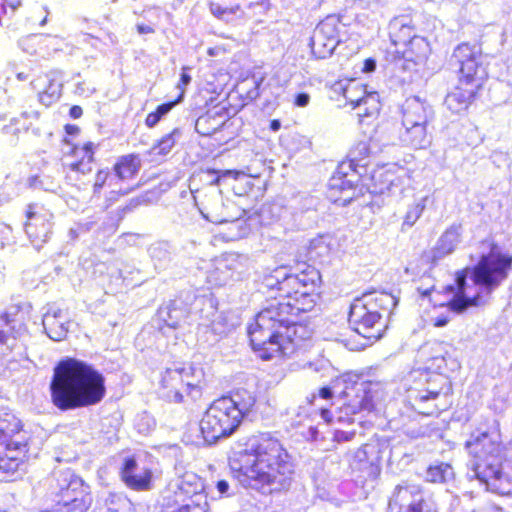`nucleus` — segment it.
<instances>
[{
    "label": "nucleus",
    "mask_w": 512,
    "mask_h": 512,
    "mask_svg": "<svg viewBox=\"0 0 512 512\" xmlns=\"http://www.w3.org/2000/svg\"><path fill=\"white\" fill-rule=\"evenodd\" d=\"M29 433L12 412H0V475L11 476L27 451Z\"/></svg>",
    "instance_id": "obj_9"
},
{
    "label": "nucleus",
    "mask_w": 512,
    "mask_h": 512,
    "mask_svg": "<svg viewBox=\"0 0 512 512\" xmlns=\"http://www.w3.org/2000/svg\"><path fill=\"white\" fill-rule=\"evenodd\" d=\"M82 113H83V111L80 106L75 105V106H72L70 109V116L74 119L81 117Z\"/></svg>",
    "instance_id": "obj_60"
},
{
    "label": "nucleus",
    "mask_w": 512,
    "mask_h": 512,
    "mask_svg": "<svg viewBox=\"0 0 512 512\" xmlns=\"http://www.w3.org/2000/svg\"><path fill=\"white\" fill-rule=\"evenodd\" d=\"M15 320L10 318L8 313L0 315V345H6L8 349H12L15 345L16 332ZM0 353H3L1 350Z\"/></svg>",
    "instance_id": "obj_36"
},
{
    "label": "nucleus",
    "mask_w": 512,
    "mask_h": 512,
    "mask_svg": "<svg viewBox=\"0 0 512 512\" xmlns=\"http://www.w3.org/2000/svg\"><path fill=\"white\" fill-rule=\"evenodd\" d=\"M121 478L131 489L143 491L150 489L152 472L148 468H139L134 458H126L121 469Z\"/></svg>",
    "instance_id": "obj_20"
},
{
    "label": "nucleus",
    "mask_w": 512,
    "mask_h": 512,
    "mask_svg": "<svg viewBox=\"0 0 512 512\" xmlns=\"http://www.w3.org/2000/svg\"><path fill=\"white\" fill-rule=\"evenodd\" d=\"M399 139L404 146L414 149H426L432 142V131L430 128H402Z\"/></svg>",
    "instance_id": "obj_26"
},
{
    "label": "nucleus",
    "mask_w": 512,
    "mask_h": 512,
    "mask_svg": "<svg viewBox=\"0 0 512 512\" xmlns=\"http://www.w3.org/2000/svg\"><path fill=\"white\" fill-rule=\"evenodd\" d=\"M404 46L403 59L414 65L424 63L430 53L429 43L421 36H413Z\"/></svg>",
    "instance_id": "obj_27"
},
{
    "label": "nucleus",
    "mask_w": 512,
    "mask_h": 512,
    "mask_svg": "<svg viewBox=\"0 0 512 512\" xmlns=\"http://www.w3.org/2000/svg\"><path fill=\"white\" fill-rule=\"evenodd\" d=\"M366 92V86L361 85L359 83H350L345 89H344V98L352 105V107L358 108L362 96Z\"/></svg>",
    "instance_id": "obj_42"
},
{
    "label": "nucleus",
    "mask_w": 512,
    "mask_h": 512,
    "mask_svg": "<svg viewBox=\"0 0 512 512\" xmlns=\"http://www.w3.org/2000/svg\"><path fill=\"white\" fill-rule=\"evenodd\" d=\"M210 12L218 19H220L223 16V11L226 7H223L222 5L218 3H210Z\"/></svg>",
    "instance_id": "obj_54"
},
{
    "label": "nucleus",
    "mask_w": 512,
    "mask_h": 512,
    "mask_svg": "<svg viewBox=\"0 0 512 512\" xmlns=\"http://www.w3.org/2000/svg\"><path fill=\"white\" fill-rule=\"evenodd\" d=\"M305 436L311 441H317L319 438V430L317 427L310 426Z\"/></svg>",
    "instance_id": "obj_57"
},
{
    "label": "nucleus",
    "mask_w": 512,
    "mask_h": 512,
    "mask_svg": "<svg viewBox=\"0 0 512 512\" xmlns=\"http://www.w3.org/2000/svg\"><path fill=\"white\" fill-rule=\"evenodd\" d=\"M511 268L512 256L494 251L482 255L471 270L473 286L467 285L469 268L457 272L455 286H447V292L452 294L447 306L460 314L471 306L485 304L491 293L508 277Z\"/></svg>",
    "instance_id": "obj_3"
},
{
    "label": "nucleus",
    "mask_w": 512,
    "mask_h": 512,
    "mask_svg": "<svg viewBox=\"0 0 512 512\" xmlns=\"http://www.w3.org/2000/svg\"><path fill=\"white\" fill-rule=\"evenodd\" d=\"M296 312L290 303L273 299L256 315L255 322L248 328L253 350L263 359V351L281 337L286 325L292 323Z\"/></svg>",
    "instance_id": "obj_8"
},
{
    "label": "nucleus",
    "mask_w": 512,
    "mask_h": 512,
    "mask_svg": "<svg viewBox=\"0 0 512 512\" xmlns=\"http://www.w3.org/2000/svg\"><path fill=\"white\" fill-rule=\"evenodd\" d=\"M466 448L473 457L468 476L479 480L486 490L506 494L508 477L502 472L503 446L496 430L474 432L466 441Z\"/></svg>",
    "instance_id": "obj_5"
},
{
    "label": "nucleus",
    "mask_w": 512,
    "mask_h": 512,
    "mask_svg": "<svg viewBox=\"0 0 512 512\" xmlns=\"http://www.w3.org/2000/svg\"><path fill=\"white\" fill-rule=\"evenodd\" d=\"M310 95L307 93H299L295 97V105L298 107H306L309 104Z\"/></svg>",
    "instance_id": "obj_51"
},
{
    "label": "nucleus",
    "mask_w": 512,
    "mask_h": 512,
    "mask_svg": "<svg viewBox=\"0 0 512 512\" xmlns=\"http://www.w3.org/2000/svg\"><path fill=\"white\" fill-rule=\"evenodd\" d=\"M174 103H164L157 107V109L154 111L155 114L159 116L161 119L164 115H166L173 107Z\"/></svg>",
    "instance_id": "obj_52"
},
{
    "label": "nucleus",
    "mask_w": 512,
    "mask_h": 512,
    "mask_svg": "<svg viewBox=\"0 0 512 512\" xmlns=\"http://www.w3.org/2000/svg\"><path fill=\"white\" fill-rule=\"evenodd\" d=\"M295 318L292 317V323L286 325L281 337H277L274 343H270L268 349L262 352L263 360L288 356L299 347L301 341L311 337L312 331L307 326L297 323Z\"/></svg>",
    "instance_id": "obj_14"
},
{
    "label": "nucleus",
    "mask_w": 512,
    "mask_h": 512,
    "mask_svg": "<svg viewBox=\"0 0 512 512\" xmlns=\"http://www.w3.org/2000/svg\"><path fill=\"white\" fill-rule=\"evenodd\" d=\"M432 107L417 96L407 98L402 105L401 121L432 122Z\"/></svg>",
    "instance_id": "obj_23"
},
{
    "label": "nucleus",
    "mask_w": 512,
    "mask_h": 512,
    "mask_svg": "<svg viewBox=\"0 0 512 512\" xmlns=\"http://www.w3.org/2000/svg\"><path fill=\"white\" fill-rule=\"evenodd\" d=\"M157 316L166 327L176 329L189 319V309L182 299H174L162 305Z\"/></svg>",
    "instance_id": "obj_22"
},
{
    "label": "nucleus",
    "mask_w": 512,
    "mask_h": 512,
    "mask_svg": "<svg viewBox=\"0 0 512 512\" xmlns=\"http://www.w3.org/2000/svg\"><path fill=\"white\" fill-rule=\"evenodd\" d=\"M255 403L253 393L245 389L214 400L199 422L201 436L196 444L212 445L221 438L231 436L244 417L252 411Z\"/></svg>",
    "instance_id": "obj_4"
},
{
    "label": "nucleus",
    "mask_w": 512,
    "mask_h": 512,
    "mask_svg": "<svg viewBox=\"0 0 512 512\" xmlns=\"http://www.w3.org/2000/svg\"><path fill=\"white\" fill-rule=\"evenodd\" d=\"M93 149L94 144L92 142L86 143L80 150L83 153V157L80 161L69 164L71 171L87 174L92 171L93 162Z\"/></svg>",
    "instance_id": "obj_39"
},
{
    "label": "nucleus",
    "mask_w": 512,
    "mask_h": 512,
    "mask_svg": "<svg viewBox=\"0 0 512 512\" xmlns=\"http://www.w3.org/2000/svg\"><path fill=\"white\" fill-rule=\"evenodd\" d=\"M481 53L477 45L459 44L451 57V62L459 67V81L482 83L486 76L485 68L480 64Z\"/></svg>",
    "instance_id": "obj_11"
},
{
    "label": "nucleus",
    "mask_w": 512,
    "mask_h": 512,
    "mask_svg": "<svg viewBox=\"0 0 512 512\" xmlns=\"http://www.w3.org/2000/svg\"><path fill=\"white\" fill-rule=\"evenodd\" d=\"M207 174L211 177L210 184L216 185L219 183L221 177L232 176V175L236 174V172L232 171V170H225V171H220V172L215 171V170H208Z\"/></svg>",
    "instance_id": "obj_46"
},
{
    "label": "nucleus",
    "mask_w": 512,
    "mask_h": 512,
    "mask_svg": "<svg viewBox=\"0 0 512 512\" xmlns=\"http://www.w3.org/2000/svg\"><path fill=\"white\" fill-rule=\"evenodd\" d=\"M43 327L48 337L54 341L66 338L69 331V318L66 313L55 306L50 307L43 316Z\"/></svg>",
    "instance_id": "obj_21"
},
{
    "label": "nucleus",
    "mask_w": 512,
    "mask_h": 512,
    "mask_svg": "<svg viewBox=\"0 0 512 512\" xmlns=\"http://www.w3.org/2000/svg\"><path fill=\"white\" fill-rule=\"evenodd\" d=\"M376 69V61L372 58H368L364 61L363 72L371 73Z\"/></svg>",
    "instance_id": "obj_55"
},
{
    "label": "nucleus",
    "mask_w": 512,
    "mask_h": 512,
    "mask_svg": "<svg viewBox=\"0 0 512 512\" xmlns=\"http://www.w3.org/2000/svg\"><path fill=\"white\" fill-rule=\"evenodd\" d=\"M481 85L482 83L475 81L471 83L459 81V85L447 94L444 105L455 114L465 111Z\"/></svg>",
    "instance_id": "obj_19"
},
{
    "label": "nucleus",
    "mask_w": 512,
    "mask_h": 512,
    "mask_svg": "<svg viewBox=\"0 0 512 512\" xmlns=\"http://www.w3.org/2000/svg\"><path fill=\"white\" fill-rule=\"evenodd\" d=\"M359 166L355 164V162H352L350 157H348V160L342 161L338 166L333 176H341L344 178H347L349 171H354L358 174L359 171L357 170Z\"/></svg>",
    "instance_id": "obj_45"
},
{
    "label": "nucleus",
    "mask_w": 512,
    "mask_h": 512,
    "mask_svg": "<svg viewBox=\"0 0 512 512\" xmlns=\"http://www.w3.org/2000/svg\"><path fill=\"white\" fill-rule=\"evenodd\" d=\"M381 148L377 145L375 138L371 137L368 140L357 142L349 151L348 157L352 162H355L360 168H364L368 164V159L371 156L378 154Z\"/></svg>",
    "instance_id": "obj_28"
},
{
    "label": "nucleus",
    "mask_w": 512,
    "mask_h": 512,
    "mask_svg": "<svg viewBox=\"0 0 512 512\" xmlns=\"http://www.w3.org/2000/svg\"><path fill=\"white\" fill-rule=\"evenodd\" d=\"M180 81H181V83H182L183 85H185V86H186V85H188V84L190 83V81H191V76H190L189 74H187V73H184V72H183V73L181 74V79H180Z\"/></svg>",
    "instance_id": "obj_64"
},
{
    "label": "nucleus",
    "mask_w": 512,
    "mask_h": 512,
    "mask_svg": "<svg viewBox=\"0 0 512 512\" xmlns=\"http://www.w3.org/2000/svg\"><path fill=\"white\" fill-rule=\"evenodd\" d=\"M454 469L449 463L435 462L425 473V479L431 483H448L454 479Z\"/></svg>",
    "instance_id": "obj_34"
},
{
    "label": "nucleus",
    "mask_w": 512,
    "mask_h": 512,
    "mask_svg": "<svg viewBox=\"0 0 512 512\" xmlns=\"http://www.w3.org/2000/svg\"><path fill=\"white\" fill-rule=\"evenodd\" d=\"M351 392L354 393L353 397L341 409V413L346 415L372 411L376 402L384 395L382 383L372 381H356L351 391H345L347 396H350Z\"/></svg>",
    "instance_id": "obj_13"
},
{
    "label": "nucleus",
    "mask_w": 512,
    "mask_h": 512,
    "mask_svg": "<svg viewBox=\"0 0 512 512\" xmlns=\"http://www.w3.org/2000/svg\"><path fill=\"white\" fill-rule=\"evenodd\" d=\"M192 193L199 211L208 221L222 224L233 220V217L227 211L220 191L210 187L206 193L199 190L192 191Z\"/></svg>",
    "instance_id": "obj_18"
},
{
    "label": "nucleus",
    "mask_w": 512,
    "mask_h": 512,
    "mask_svg": "<svg viewBox=\"0 0 512 512\" xmlns=\"http://www.w3.org/2000/svg\"><path fill=\"white\" fill-rule=\"evenodd\" d=\"M109 173L107 171L100 170L95 177L94 182V193H98L104 186Z\"/></svg>",
    "instance_id": "obj_47"
},
{
    "label": "nucleus",
    "mask_w": 512,
    "mask_h": 512,
    "mask_svg": "<svg viewBox=\"0 0 512 512\" xmlns=\"http://www.w3.org/2000/svg\"><path fill=\"white\" fill-rule=\"evenodd\" d=\"M239 6H233V7H226L223 11V16L220 18V20L229 23L234 20V16L239 11Z\"/></svg>",
    "instance_id": "obj_49"
},
{
    "label": "nucleus",
    "mask_w": 512,
    "mask_h": 512,
    "mask_svg": "<svg viewBox=\"0 0 512 512\" xmlns=\"http://www.w3.org/2000/svg\"><path fill=\"white\" fill-rule=\"evenodd\" d=\"M4 3L12 10H16L21 4L19 0H4Z\"/></svg>",
    "instance_id": "obj_63"
},
{
    "label": "nucleus",
    "mask_w": 512,
    "mask_h": 512,
    "mask_svg": "<svg viewBox=\"0 0 512 512\" xmlns=\"http://www.w3.org/2000/svg\"><path fill=\"white\" fill-rule=\"evenodd\" d=\"M397 304V298L388 292L365 293L351 304L349 324L363 337L379 339L385 327L383 316L388 317Z\"/></svg>",
    "instance_id": "obj_6"
},
{
    "label": "nucleus",
    "mask_w": 512,
    "mask_h": 512,
    "mask_svg": "<svg viewBox=\"0 0 512 512\" xmlns=\"http://www.w3.org/2000/svg\"><path fill=\"white\" fill-rule=\"evenodd\" d=\"M340 18L336 15H329L323 19L314 29L315 32H320L325 38L339 44V27Z\"/></svg>",
    "instance_id": "obj_37"
},
{
    "label": "nucleus",
    "mask_w": 512,
    "mask_h": 512,
    "mask_svg": "<svg viewBox=\"0 0 512 512\" xmlns=\"http://www.w3.org/2000/svg\"><path fill=\"white\" fill-rule=\"evenodd\" d=\"M216 488L218 492L223 495L226 494L229 490V484L226 480H219L216 484Z\"/></svg>",
    "instance_id": "obj_58"
},
{
    "label": "nucleus",
    "mask_w": 512,
    "mask_h": 512,
    "mask_svg": "<svg viewBox=\"0 0 512 512\" xmlns=\"http://www.w3.org/2000/svg\"><path fill=\"white\" fill-rule=\"evenodd\" d=\"M229 463L243 486L263 494L288 490L292 484L291 457L275 438H251L244 449L234 452Z\"/></svg>",
    "instance_id": "obj_1"
},
{
    "label": "nucleus",
    "mask_w": 512,
    "mask_h": 512,
    "mask_svg": "<svg viewBox=\"0 0 512 512\" xmlns=\"http://www.w3.org/2000/svg\"><path fill=\"white\" fill-rule=\"evenodd\" d=\"M462 225L452 224L440 237L433 251V261L451 254L461 242Z\"/></svg>",
    "instance_id": "obj_25"
},
{
    "label": "nucleus",
    "mask_w": 512,
    "mask_h": 512,
    "mask_svg": "<svg viewBox=\"0 0 512 512\" xmlns=\"http://www.w3.org/2000/svg\"><path fill=\"white\" fill-rule=\"evenodd\" d=\"M141 168V159L138 155L128 154L120 157L114 165V172L121 180L132 179Z\"/></svg>",
    "instance_id": "obj_32"
},
{
    "label": "nucleus",
    "mask_w": 512,
    "mask_h": 512,
    "mask_svg": "<svg viewBox=\"0 0 512 512\" xmlns=\"http://www.w3.org/2000/svg\"><path fill=\"white\" fill-rule=\"evenodd\" d=\"M51 401L61 411L98 404L105 396V379L93 366L66 357L53 369L49 385Z\"/></svg>",
    "instance_id": "obj_2"
},
{
    "label": "nucleus",
    "mask_w": 512,
    "mask_h": 512,
    "mask_svg": "<svg viewBox=\"0 0 512 512\" xmlns=\"http://www.w3.org/2000/svg\"><path fill=\"white\" fill-rule=\"evenodd\" d=\"M321 417L326 423L333 422V413L328 409H321Z\"/></svg>",
    "instance_id": "obj_59"
},
{
    "label": "nucleus",
    "mask_w": 512,
    "mask_h": 512,
    "mask_svg": "<svg viewBox=\"0 0 512 512\" xmlns=\"http://www.w3.org/2000/svg\"><path fill=\"white\" fill-rule=\"evenodd\" d=\"M388 512H435L433 504L424 498L416 485L398 484L389 500Z\"/></svg>",
    "instance_id": "obj_12"
},
{
    "label": "nucleus",
    "mask_w": 512,
    "mask_h": 512,
    "mask_svg": "<svg viewBox=\"0 0 512 512\" xmlns=\"http://www.w3.org/2000/svg\"><path fill=\"white\" fill-rule=\"evenodd\" d=\"M192 311H189L190 322H197L199 326L210 328L216 335L226 333L225 318L217 311L212 297L193 296Z\"/></svg>",
    "instance_id": "obj_17"
},
{
    "label": "nucleus",
    "mask_w": 512,
    "mask_h": 512,
    "mask_svg": "<svg viewBox=\"0 0 512 512\" xmlns=\"http://www.w3.org/2000/svg\"><path fill=\"white\" fill-rule=\"evenodd\" d=\"M222 124L217 121L216 114L208 112L196 120L195 130L201 135L208 136L218 131Z\"/></svg>",
    "instance_id": "obj_40"
},
{
    "label": "nucleus",
    "mask_w": 512,
    "mask_h": 512,
    "mask_svg": "<svg viewBox=\"0 0 512 512\" xmlns=\"http://www.w3.org/2000/svg\"><path fill=\"white\" fill-rule=\"evenodd\" d=\"M439 396V392L427 391L416 392L414 395L411 393L409 398L412 408L419 414L424 416H431L437 414L439 409L434 403Z\"/></svg>",
    "instance_id": "obj_29"
},
{
    "label": "nucleus",
    "mask_w": 512,
    "mask_h": 512,
    "mask_svg": "<svg viewBox=\"0 0 512 512\" xmlns=\"http://www.w3.org/2000/svg\"><path fill=\"white\" fill-rule=\"evenodd\" d=\"M355 432L336 430L334 432V440L337 442H347L353 439Z\"/></svg>",
    "instance_id": "obj_50"
},
{
    "label": "nucleus",
    "mask_w": 512,
    "mask_h": 512,
    "mask_svg": "<svg viewBox=\"0 0 512 512\" xmlns=\"http://www.w3.org/2000/svg\"><path fill=\"white\" fill-rule=\"evenodd\" d=\"M380 100L377 92H365L358 106L359 117H371L380 110Z\"/></svg>",
    "instance_id": "obj_38"
},
{
    "label": "nucleus",
    "mask_w": 512,
    "mask_h": 512,
    "mask_svg": "<svg viewBox=\"0 0 512 512\" xmlns=\"http://www.w3.org/2000/svg\"><path fill=\"white\" fill-rule=\"evenodd\" d=\"M25 232L32 245L40 249L52 234L53 214L42 206L30 204L26 209Z\"/></svg>",
    "instance_id": "obj_16"
},
{
    "label": "nucleus",
    "mask_w": 512,
    "mask_h": 512,
    "mask_svg": "<svg viewBox=\"0 0 512 512\" xmlns=\"http://www.w3.org/2000/svg\"><path fill=\"white\" fill-rule=\"evenodd\" d=\"M425 209V198L411 205L405 215L404 225L413 226Z\"/></svg>",
    "instance_id": "obj_43"
},
{
    "label": "nucleus",
    "mask_w": 512,
    "mask_h": 512,
    "mask_svg": "<svg viewBox=\"0 0 512 512\" xmlns=\"http://www.w3.org/2000/svg\"><path fill=\"white\" fill-rule=\"evenodd\" d=\"M200 489L202 484L196 475H184L176 489L163 496L161 512H209L207 497Z\"/></svg>",
    "instance_id": "obj_10"
},
{
    "label": "nucleus",
    "mask_w": 512,
    "mask_h": 512,
    "mask_svg": "<svg viewBox=\"0 0 512 512\" xmlns=\"http://www.w3.org/2000/svg\"><path fill=\"white\" fill-rule=\"evenodd\" d=\"M389 33L394 44L405 45L414 35L410 20L405 17L394 18L389 24Z\"/></svg>",
    "instance_id": "obj_31"
},
{
    "label": "nucleus",
    "mask_w": 512,
    "mask_h": 512,
    "mask_svg": "<svg viewBox=\"0 0 512 512\" xmlns=\"http://www.w3.org/2000/svg\"><path fill=\"white\" fill-rule=\"evenodd\" d=\"M353 181L351 179H347L341 176H332L329 180V190L331 194L333 192H346L352 189Z\"/></svg>",
    "instance_id": "obj_44"
},
{
    "label": "nucleus",
    "mask_w": 512,
    "mask_h": 512,
    "mask_svg": "<svg viewBox=\"0 0 512 512\" xmlns=\"http://www.w3.org/2000/svg\"><path fill=\"white\" fill-rule=\"evenodd\" d=\"M337 45V42L328 40L325 38V36H323V34H320V32L313 31V34L310 38L312 54L318 59H325L329 57Z\"/></svg>",
    "instance_id": "obj_35"
},
{
    "label": "nucleus",
    "mask_w": 512,
    "mask_h": 512,
    "mask_svg": "<svg viewBox=\"0 0 512 512\" xmlns=\"http://www.w3.org/2000/svg\"><path fill=\"white\" fill-rule=\"evenodd\" d=\"M159 121V116L154 112H151L147 115L145 123L148 127H154Z\"/></svg>",
    "instance_id": "obj_56"
},
{
    "label": "nucleus",
    "mask_w": 512,
    "mask_h": 512,
    "mask_svg": "<svg viewBox=\"0 0 512 512\" xmlns=\"http://www.w3.org/2000/svg\"><path fill=\"white\" fill-rule=\"evenodd\" d=\"M264 281L267 287L276 288L296 312H308L315 305V290L320 281V273L308 267L301 273L288 274L286 268L279 267Z\"/></svg>",
    "instance_id": "obj_7"
},
{
    "label": "nucleus",
    "mask_w": 512,
    "mask_h": 512,
    "mask_svg": "<svg viewBox=\"0 0 512 512\" xmlns=\"http://www.w3.org/2000/svg\"><path fill=\"white\" fill-rule=\"evenodd\" d=\"M327 365L328 362L326 360L320 359L317 360L316 362H307L303 367L314 372H321L322 370L327 368Z\"/></svg>",
    "instance_id": "obj_48"
},
{
    "label": "nucleus",
    "mask_w": 512,
    "mask_h": 512,
    "mask_svg": "<svg viewBox=\"0 0 512 512\" xmlns=\"http://www.w3.org/2000/svg\"><path fill=\"white\" fill-rule=\"evenodd\" d=\"M148 253L156 270L165 269L172 260V246L166 241L152 244Z\"/></svg>",
    "instance_id": "obj_33"
},
{
    "label": "nucleus",
    "mask_w": 512,
    "mask_h": 512,
    "mask_svg": "<svg viewBox=\"0 0 512 512\" xmlns=\"http://www.w3.org/2000/svg\"><path fill=\"white\" fill-rule=\"evenodd\" d=\"M246 257L237 253H230L217 261L216 270L223 274V281L233 278L234 273L240 275L244 268Z\"/></svg>",
    "instance_id": "obj_30"
},
{
    "label": "nucleus",
    "mask_w": 512,
    "mask_h": 512,
    "mask_svg": "<svg viewBox=\"0 0 512 512\" xmlns=\"http://www.w3.org/2000/svg\"><path fill=\"white\" fill-rule=\"evenodd\" d=\"M180 135L178 129H174L171 133L165 135L156 145L151 149V153L155 155H166L174 147L176 137Z\"/></svg>",
    "instance_id": "obj_41"
},
{
    "label": "nucleus",
    "mask_w": 512,
    "mask_h": 512,
    "mask_svg": "<svg viewBox=\"0 0 512 512\" xmlns=\"http://www.w3.org/2000/svg\"><path fill=\"white\" fill-rule=\"evenodd\" d=\"M319 395L323 399H330L333 395V392L329 387H323L320 389Z\"/></svg>",
    "instance_id": "obj_61"
},
{
    "label": "nucleus",
    "mask_w": 512,
    "mask_h": 512,
    "mask_svg": "<svg viewBox=\"0 0 512 512\" xmlns=\"http://www.w3.org/2000/svg\"><path fill=\"white\" fill-rule=\"evenodd\" d=\"M190 375L196 376V367L192 365L167 368L161 379L162 396L175 403L181 402L183 392L197 388V381L188 379Z\"/></svg>",
    "instance_id": "obj_15"
},
{
    "label": "nucleus",
    "mask_w": 512,
    "mask_h": 512,
    "mask_svg": "<svg viewBox=\"0 0 512 512\" xmlns=\"http://www.w3.org/2000/svg\"><path fill=\"white\" fill-rule=\"evenodd\" d=\"M431 122H416V121H401L402 128H416V127H424L430 128Z\"/></svg>",
    "instance_id": "obj_53"
},
{
    "label": "nucleus",
    "mask_w": 512,
    "mask_h": 512,
    "mask_svg": "<svg viewBox=\"0 0 512 512\" xmlns=\"http://www.w3.org/2000/svg\"><path fill=\"white\" fill-rule=\"evenodd\" d=\"M137 30L140 34H149V33L154 32L152 27H150L149 25H144V24L138 25Z\"/></svg>",
    "instance_id": "obj_62"
},
{
    "label": "nucleus",
    "mask_w": 512,
    "mask_h": 512,
    "mask_svg": "<svg viewBox=\"0 0 512 512\" xmlns=\"http://www.w3.org/2000/svg\"><path fill=\"white\" fill-rule=\"evenodd\" d=\"M31 86L38 91L39 101L46 107L58 101L61 96L62 83L55 78L39 77L31 81Z\"/></svg>",
    "instance_id": "obj_24"
}]
</instances>
